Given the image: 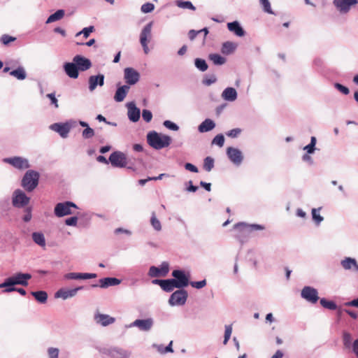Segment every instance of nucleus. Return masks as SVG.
<instances>
[{
	"instance_id": "obj_1",
	"label": "nucleus",
	"mask_w": 358,
	"mask_h": 358,
	"mask_svg": "<svg viewBox=\"0 0 358 358\" xmlns=\"http://www.w3.org/2000/svg\"><path fill=\"white\" fill-rule=\"evenodd\" d=\"M31 278L29 273H17L6 279L0 284V288H5L4 292H14L15 285L27 286L28 280Z\"/></svg>"
},
{
	"instance_id": "obj_2",
	"label": "nucleus",
	"mask_w": 358,
	"mask_h": 358,
	"mask_svg": "<svg viewBox=\"0 0 358 358\" xmlns=\"http://www.w3.org/2000/svg\"><path fill=\"white\" fill-rule=\"evenodd\" d=\"M147 141L150 146L155 150H161L168 147L171 143V138L152 131L147 134Z\"/></svg>"
},
{
	"instance_id": "obj_3",
	"label": "nucleus",
	"mask_w": 358,
	"mask_h": 358,
	"mask_svg": "<svg viewBox=\"0 0 358 358\" xmlns=\"http://www.w3.org/2000/svg\"><path fill=\"white\" fill-rule=\"evenodd\" d=\"M40 175L34 170L27 171L22 180V187L27 192H32L38 184Z\"/></svg>"
},
{
	"instance_id": "obj_4",
	"label": "nucleus",
	"mask_w": 358,
	"mask_h": 358,
	"mask_svg": "<svg viewBox=\"0 0 358 358\" xmlns=\"http://www.w3.org/2000/svg\"><path fill=\"white\" fill-rule=\"evenodd\" d=\"M152 25L153 22H150L149 23L145 24L142 29L139 36L140 43L143 48L144 53L146 55L150 52L148 43L152 39Z\"/></svg>"
},
{
	"instance_id": "obj_5",
	"label": "nucleus",
	"mask_w": 358,
	"mask_h": 358,
	"mask_svg": "<svg viewBox=\"0 0 358 358\" xmlns=\"http://www.w3.org/2000/svg\"><path fill=\"white\" fill-rule=\"evenodd\" d=\"M78 208V206L71 201L61 202L56 204L54 210L55 215L58 217L71 215L73 213L71 208Z\"/></svg>"
},
{
	"instance_id": "obj_6",
	"label": "nucleus",
	"mask_w": 358,
	"mask_h": 358,
	"mask_svg": "<svg viewBox=\"0 0 358 358\" xmlns=\"http://www.w3.org/2000/svg\"><path fill=\"white\" fill-rule=\"evenodd\" d=\"M30 198L21 189H15L12 195V204L15 208H20L29 204Z\"/></svg>"
},
{
	"instance_id": "obj_7",
	"label": "nucleus",
	"mask_w": 358,
	"mask_h": 358,
	"mask_svg": "<svg viewBox=\"0 0 358 358\" xmlns=\"http://www.w3.org/2000/svg\"><path fill=\"white\" fill-rule=\"evenodd\" d=\"M187 292L183 289H180L174 292L169 299L171 306H182L185 303L187 299Z\"/></svg>"
},
{
	"instance_id": "obj_8",
	"label": "nucleus",
	"mask_w": 358,
	"mask_h": 358,
	"mask_svg": "<svg viewBox=\"0 0 358 358\" xmlns=\"http://www.w3.org/2000/svg\"><path fill=\"white\" fill-rule=\"evenodd\" d=\"M169 271V264L167 262H163L159 267L150 266L148 275L150 278L165 277Z\"/></svg>"
},
{
	"instance_id": "obj_9",
	"label": "nucleus",
	"mask_w": 358,
	"mask_h": 358,
	"mask_svg": "<svg viewBox=\"0 0 358 358\" xmlns=\"http://www.w3.org/2000/svg\"><path fill=\"white\" fill-rule=\"evenodd\" d=\"M3 161L20 170H24L30 166L28 159L22 157L4 158Z\"/></svg>"
},
{
	"instance_id": "obj_10",
	"label": "nucleus",
	"mask_w": 358,
	"mask_h": 358,
	"mask_svg": "<svg viewBox=\"0 0 358 358\" xmlns=\"http://www.w3.org/2000/svg\"><path fill=\"white\" fill-rule=\"evenodd\" d=\"M301 296L310 303H316L319 299L317 290L310 286H305L301 291Z\"/></svg>"
},
{
	"instance_id": "obj_11",
	"label": "nucleus",
	"mask_w": 358,
	"mask_h": 358,
	"mask_svg": "<svg viewBox=\"0 0 358 358\" xmlns=\"http://www.w3.org/2000/svg\"><path fill=\"white\" fill-rule=\"evenodd\" d=\"M109 162L115 167L123 168L127 165L126 155L120 151L113 152L109 157Z\"/></svg>"
},
{
	"instance_id": "obj_12",
	"label": "nucleus",
	"mask_w": 358,
	"mask_h": 358,
	"mask_svg": "<svg viewBox=\"0 0 358 358\" xmlns=\"http://www.w3.org/2000/svg\"><path fill=\"white\" fill-rule=\"evenodd\" d=\"M154 325V320L152 317L146 319H137L131 322L128 327H137L140 331H149Z\"/></svg>"
},
{
	"instance_id": "obj_13",
	"label": "nucleus",
	"mask_w": 358,
	"mask_h": 358,
	"mask_svg": "<svg viewBox=\"0 0 358 358\" xmlns=\"http://www.w3.org/2000/svg\"><path fill=\"white\" fill-rule=\"evenodd\" d=\"M172 276L174 278L173 280L176 285H177V288L181 289L188 285L189 278L185 275L184 271L178 269L174 270L172 272Z\"/></svg>"
},
{
	"instance_id": "obj_14",
	"label": "nucleus",
	"mask_w": 358,
	"mask_h": 358,
	"mask_svg": "<svg viewBox=\"0 0 358 358\" xmlns=\"http://www.w3.org/2000/svg\"><path fill=\"white\" fill-rule=\"evenodd\" d=\"M234 229L238 230L243 235H248L253 231L264 229V227L257 224H248L245 222H239L234 225Z\"/></svg>"
},
{
	"instance_id": "obj_15",
	"label": "nucleus",
	"mask_w": 358,
	"mask_h": 358,
	"mask_svg": "<svg viewBox=\"0 0 358 358\" xmlns=\"http://www.w3.org/2000/svg\"><path fill=\"white\" fill-rule=\"evenodd\" d=\"M124 79L127 85H134L138 82L140 73L131 67L125 68L124 69Z\"/></svg>"
},
{
	"instance_id": "obj_16",
	"label": "nucleus",
	"mask_w": 358,
	"mask_h": 358,
	"mask_svg": "<svg viewBox=\"0 0 358 358\" xmlns=\"http://www.w3.org/2000/svg\"><path fill=\"white\" fill-rule=\"evenodd\" d=\"M334 5L341 14L348 13L352 6L358 3L357 0H334Z\"/></svg>"
},
{
	"instance_id": "obj_17",
	"label": "nucleus",
	"mask_w": 358,
	"mask_h": 358,
	"mask_svg": "<svg viewBox=\"0 0 358 358\" xmlns=\"http://www.w3.org/2000/svg\"><path fill=\"white\" fill-rule=\"evenodd\" d=\"M227 155L229 160L236 166H239L243 160L242 152L238 148L233 147L227 148Z\"/></svg>"
},
{
	"instance_id": "obj_18",
	"label": "nucleus",
	"mask_w": 358,
	"mask_h": 358,
	"mask_svg": "<svg viewBox=\"0 0 358 358\" xmlns=\"http://www.w3.org/2000/svg\"><path fill=\"white\" fill-rule=\"evenodd\" d=\"M94 320L97 324H99L102 327H107L115 323L116 320L115 317L108 314H103L97 312L94 315Z\"/></svg>"
},
{
	"instance_id": "obj_19",
	"label": "nucleus",
	"mask_w": 358,
	"mask_h": 358,
	"mask_svg": "<svg viewBox=\"0 0 358 358\" xmlns=\"http://www.w3.org/2000/svg\"><path fill=\"white\" fill-rule=\"evenodd\" d=\"M127 108V116L131 122H136L141 117V110L136 107L134 102H129L126 105Z\"/></svg>"
},
{
	"instance_id": "obj_20",
	"label": "nucleus",
	"mask_w": 358,
	"mask_h": 358,
	"mask_svg": "<svg viewBox=\"0 0 358 358\" xmlns=\"http://www.w3.org/2000/svg\"><path fill=\"white\" fill-rule=\"evenodd\" d=\"M83 289V287H78L74 289H64L62 288L59 289L55 294V298H61L63 300H66L68 299L74 297L78 292Z\"/></svg>"
},
{
	"instance_id": "obj_21",
	"label": "nucleus",
	"mask_w": 358,
	"mask_h": 358,
	"mask_svg": "<svg viewBox=\"0 0 358 358\" xmlns=\"http://www.w3.org/2000/svg\"><path fill=\"white\" fill-rule=\"evenodd\" d=\"M341 265L345 271L358 273V263L355 258L345 257L341 261Z\"/></svg>"
},
{
	"instance_id": "obj_22",
	"label": "nucleus",
	"mask_w": 358,
	"mask_h": 358,
	"mask_svg": "<svg viewBox=\"0 0 358 358\" xmlns=\"http://www.w3.org/2000/svg\"><path fill=\"white\" fill-rule=\"evenodd\" d=\"M73 61L76 64L78 71H85L92 66L91 61L82 55H76Z\"/></svg>"
},
{
	"instance_id": "obj_23",
	"label": "nucleus",
	"mask_w": 358,
	"mask_h": 358,
	"mask_svg": "<svg viewBox=\"0 0 358 358\" xmlns=\"http://www.w3.org/2000/svg\"><path fill=\"white\" fill-rule=\"evenodd\" d=\"M64 70L66 75L71 78H77L78 77L79 73L78 69L73 62H66L64 64Z\"/></svg>"
},
{
	"instance_id": "obj_24",
	"label": "nucleus",
	"mask_w": 358,
	"mask_h": 358,
	"mask_svg": "<svg viewBox=\"0 0 358 358\" xmlns=\"http://www.w3.org/2000/svg\"><path fill=\"white\" fill-rule=\"evenodd\" d=\"M50 129L58 133L61 137L66 138L69 133L66 123H54L50 126Z\"/></svg>"
},
{
	"instance_id": "obj_25",
	"label": "nucleus",
	"mask_w": 358,
	"mask_h": 358,
	"mask_svg": "<svg viewBox=\"0 0 358 358\" xmlns=\"http://www.w3.org/2000/svg\"><path fill=\"white\" fill-rule=\"evenodd\" d=\"M104 84V76L99 74L98 76H91L89 78V89L94 91L97 85L103 86Z\"/></svg>"
},
{
	"instance_id": "obj_26",
	"label": "nucleus",
	"mask_w": 358,
	"mask_h": 358,
	"mask_svg": "<svg viewBox=\"0 0 358 358\" xmlns=\"http://www.w3.org/2000/svg\"><path fill=\"white\" fill-rule=\"evenodd\" d=\"M228 29L239 37L245 36V32L238 21L227 23Z\"/></svg>"
},
{
	"instance_id": "obj_27",
	"label": "nucleus",
	"mask_w": 358,
	"mask_h": 358,
	"mask_svg": "<svg viewBox=\"0 0 358 358\" xmlns=\"http://www.w3.org/2000/svg\"><path fill=\"white\" fill-rule=\"evenodd\" d=\"M129 89L130 87L127 85H124L117 87L114 96L115 101L117 102H122L124 101L129 91Z\"/></svg>"
},
{
	"instance_id": "obj_28",
	"label": "nucleus",
	"mask_w": 358,
	"mask_h": 358,
	"mask_svg": "<svg viewBox=\"0 0 358 358\" xmlns=\"http://www.w3.org/2000/svg\"><path fill=\"white\" fill-rule=\"evenodd\" d=\"M238 96L236 90L233 87H227L222 93V98L227 101H234Z\"/></svg>"
},
{
	"instance_id": "obj_29",
	"label": "nucleus",
	"mask_w": 358,
	"mask_h": 358,
	"mask_svg": "<svg viewBox=\"0 0 358 358\" xmlns=\"http://www.w3.org/2000/svg\"><path fill=\"white\" fill-rule=\"evenodd\" d=\"M121 280L116 278H104L99 280V287L101 288H107L110 286L120 285Z\"/></svg>"
},
{
	"instance_id": "obj_30",
	"label": "nucleus",
	"mask_w": 358,
	"mask_h": 358,
	"mask_svg": "<svg viewBox=\"0 0 358 358\" xmlns=\"http://www.w3.org/2000/svg\"><path fill=\"white\" fill-rule=\"evenodd\" d=\"M215 127V123L211 119H206L198 127L200 133H205L213 130Z\"/></svg>"
},
{
	"instance_id": "obj_31",
	"label": "nucleus",
	"mask_w": 358,
	"mask_h": 358,
	"mask_svg": "<svg viewBox=\"0 0 358 358\" xmlns=\"http://www.w3.org/2000/svg\"><path fill=\"white\" fill-rule=\"evenodd\" d=\"M78 124L81 127H85V129L82 132V136L84 139H89L94 136V130L90 127L89 124L86 122L80 120Z\"/></svg>"
},
{
	"instance_id": "obj_32",
	"label": "nucleus",
	"mask_w": 358,
	"mask_h": 358,
	"mask_svg": "<svg viewBox=\"0 0 358 358\" xmlns=\"http://www.w3.org/2000/svg\"><path fill=\"white\" fill-rule=\"evenodd\" d=\"M10 75L20 80H24L27 78V73L22 66H19L16 69L11 71Z\"/></svg>"
},
{
	"instance_id": "obj_33",
	"label": "nucleus",
	"mask_w": 358,
	"mask_h": 358,
	"mask_svg": "<svg viewBox=\"0 0 358 358\" xmlns=\"http://www.w3.org/2000/svg\"><path fill=\"white\" fill-rule=\"evenodd\" d=\"M32 239L34 242L41 247L45 246V239L43 234L41 232H34L32 234Z\"/></svg>"
},
{
	"instance_id": "obj_34",
	"label": "nucleus",
	"mask_w": 358,
	"mask_h": 358,
	"mask_svg": "<svg viewBox=\"0 0 358 358\" xmlns=\"http://www.w3.org/2000/svg\"><path fill=\"white\" fill-rule=\"evenodd\" d=\"M64 14H65V12L64 10H62V9L57 10L55 13L50 15L48 17V19L46 20V23L49 24V23H52V22L58 21V20H61L64 16Z\"/></svg>"
},
{
	"instance_id": "obj_35",
	"label": "nucleus",
	"mask_w": 358,
	"mask_h": 358,
	"mask_svg": "<svg viewBox=\"0 0 358 358\" xmlns=\"http://www.w3.org/2000/svg\"><path fill=\"white\" fill-rule=\"evenodd\" d=\"M237 45L230 41H227L222 44V52L225 55H229L232 53L236 48Z\"/></svg>"
},
{
	"instance_id": "obj_36",
	"label": "nucleus",
	"mask_w": 358,
	"mask_h": 358,
	"mask_svg": "<svg viewBox=\"0 0 358 358\" xmlns=\"http://www.w3.org/2000/svg\"><path fill=\"white\" fill-rule=\"evenodd\" d=\"M31 295L41 303H45L47 301L48 294L45 291L32 292Z\"/></svg>"
},
{
	"instance_id": "obj_37",
	"label": "nucleus",
	"mask_w": 358,
	"mask_h": 358,
	"mask_svg": "<svg viewBox=\"0 0 358 358\" xmlns=\"http://www.w3.org/2000/svg\"><path fill=\"white\" fill-rule=\"evenodd\" d=\"M174 288H177V285H176L173 279L164 280L163 284L162 285V289L164 291L171 292Z\"/></svg>"
},
{
	"instance_id": "obj_38",
	"label": "nucleus",
	"mask_w": 358,
	"mask_h": 358,
	"mask_svg": "<svg viewBox=\"0 0 358 358\" xmlns=\"http://www.w3.org/2000/svg\"><path fill=\"white\" fill-rule=\"evenodd\" d=\"M352 334L347 331H344L343 332V343L345 348L349 349L352 345Z\"/></svg>"
},
{
	"instance_id": "obj_39",
	"label": "nucleus",
	"mask_w": 358,
	"mask_h": 358,
	"mask_svg": "<svg viewBox=\"0 0 358 358\" xmlns=\"http://www.w3.org/2000/svg\"><path fill=\"white\" fill-rule=\"evenodd\" d=\"M208 58L215 65H222L226 62V59L218 54H210Z\"/></svg>"
},
{
	"instance_id": "obj_40",
	"label": "nucleus",
	"mask_w": 358,
	"mask_h": 358,
	"mask_svg": "<svg viewBox=\"0 0 358 358\" xmlns=\"http://www.w3.org/2000/svg\"><path fill=\"white\" fill-rule=\"evenodd\" d=\"M320 210L321 208H313L311 212L313 220L317 225H320V224L324 220V217L319 213Z\"/></svg>"
},
{
	"instance_id": "obj_41",
	"label": "nucleus",
	"mask_w": 358,
	"mask_h": 358,
	"mask_svg": "<svg viewBox=\"0 0 358 358\" xmlns=\"http://www.w3.org/2000/svg\"><path fill=\"white\" fill-rule=\"evenodd\" d=\"M320 303L321 306L329 310H336L337 308V305L333 301H328L324 298L320 299Z\"/></svg>"
},
{
	"instance_id": "obj_42",
	"label": "nucleus",
	"mask_w": 358,
	"mask_h": 358,
	"mask_svg": "<svg viewBox=\"0 0 358 358\" xmlns=\"http://www.w3.org/2000/svg\"><path fill=\"white\" fill-rule=\"evenodd\" d=\"M176 5L180 8L189 9L192 10H196L195 6L189 1L178 0L176 1Z\"/></svg>"
},
{
	"instance_id": "obj_43",
	"label": "nucleus",
	"mask_w": 358,
	"mask_h": 358,
	"mask_svg": "<svg viewBox=\"0 0 358 358\" xmlns=\"http://www.w3.org/2000/svg\"><path fill=\"white\" fill-rule=\"evenodd\" d=\"M150 224L155 230L159 231L162 230V224L160 221L157 218L155 213H152V216L150 218Z\"/></svg>"
},
{
	"instance_id": "obj_44",
	"label": "nucleus",
	"mask_w": 358,
	"mask_h": 358,
	"mask_svg": "<svg viewBox=\"0 0 358 358\" xmlns=\"http://www.w3.org/2000/svg\"><path fill=\"white\" fill-rule=\"evenodd\" d=\"M194 64L195 66L201 71L203 72L208 69V64L203 59L196 58L194 60Z\"/></svg>"
},
{
	"instance_id": "obj_45",
	"label": "nucleus",
	"mask_w": 358,
	"mask_h": 358,
	"mask_svg": "<svg viewBox=\"0 0 358 358\" xmlns=\"http://www.w3.org/2000/svg\"><path fill=\"white\" fill-rule=\"evenodd\" d=\"M214 167V159L210 157H207L203 161V169L210 172Z\"/></svg>"
},
{
	"instance_id": "obj_46",
	"label": "nucleus",
	"mask_w": 358,
	"mask_h": 358,
	"mask_svg": "<svg viewBox=\"0 0 358 358\" xmlns=\"http://www.w3.org/2000/svg\"><path fill=\"white\" fill-rule=\"evenodd\" d=\"M94 30V27L93 26H90L87 27H85L80 31L78 32L76 34V37H78L80 35H83L84 38H87L90 34L93 32Z\"/></svg>"
},
{
	"instance_id": "obj_47",
	"label": "nucleus",
	"mask_w": 358,
	"mask_h": 358,
	"mask_svg": "<svg viewBox=\"0 0 358 358\" xmlns=\"http://www.w3.org/2000/svg\"><path fill=\"white\" fill-rule=\"evenodd\" d=\"M224 328H225V331H224V337L223 344L226 345L228 343V341L231 337V335L232 333V327H231V325H225Z\"/></svg>"
},
{
	"instance_id": "obj_48",
	"label": "nucleus",
	"mask_w": 358,
	"mask_h": 358,
	"mask_svg": "<svg viewBox=\"0 0 358 358\" xmlns=\"http://www.w3.org/2000/svg\"><path fill=\"white\" fill-rule=\"evenodd\" d=\"M113 352L120 356V358H129L131 352L121 348H114Z\"/></svg>"
},
{
	"instance_id": "obj_49",
	"label": "nucleus",
	"mask_w": 358,
	"mask_h": 358,
	"mask_svg": "<svg viewBox=\"0 0 358 358\" xmlns=\"http://www.w3.org/2000/svg\"><path fill=\"white\" fill-rule=\"evenodd\" d=\"M213 144L217 145L219 147H222L224 143V137L222 134H217L215 136L212 141Z\"/></svg>"
},
{
	"instance_id": "obj_50",
	"label": "nucleus",
	"mask_w": 358,
	"mask_h": 358,
	"mask_svg": "<svg viewBox=\"0 0 358 358\" xmlns=\"http://www.w3.org/2000/svg\"><path fill=\"white\" fill-rule=\"evenodd\" d=\"M259 2L262 6L264 12L268 13L269 14L273 13L271 7V3L268 0H259Z\"/></svg>"
},
{
	"instance_id": "obj_51",
	"label": "nucleus",
	"mask_w": 358,
	"mask_h": 358,
	"mask_svg": "<svg viewBox=\"0 0 358 358\" xmlns=\"http://www.w3.org/2000/svg\"><path fill=\"white\" fill-rule=\"evenodd\" d=\"M155 9V5L152 3H145L141 6V10L143 13H151Z\"/></svg>"
},
{
	"instance_id": "obj_52",
	"label": "nucleus",
	"mask_w": 358,
	"mask_h": 358,
	"mask_svg": "<svg viewBox=\"0 0 358 358\" xmlns=\"http://www.w3.org/2000/svg\"><path fill=\"white\" fill-rule=\"evenodd\" d=\"M15 40H16V38L15 37L7 35V34L2 35L0 38V41L3 45H8L10 42L15 41Z\"/></svg>"
},
{
	"instance_id": "obj_53",
	"label": "nucleus",
	"mask_w": 358,
	"mask_h": 358,
	"mask_svg": "<svg viewBox=\"0 0 358 358\" xmlns=\"http://www.w3.org/2000/svg\"><path fill=\"white\" fill-rule=\"evenodd\" d=\"M64 278L66 280H81V273H68Z\"/></svg>"
},
{
	"instance_id": "obj_54",
	"label": "nucleus",
	"mask_w": 358,
	"mask_h": 358,
	"mask_svg": "<svg viewBox=\"0 0 358 358\" xmlns=\"http://www.w3.org/2000/svg\"><path fill=\"white\" fill-rule=\"evenodd\" d=\"M163 124L165 127L172 131H178L179 129V127L170 120H165Z\"/></svg>"
},
{
	"instance_id": "obj_55",
	"label": "nucleus",
	"mask_w": 358,
	"mask_h": 358,
	"mask_svg": "<svg viewBox=\"0 0 358 358\" xmlns=\"http://www.w3.org/2000/svg\"><path fill=\"white\" fill-rule=\"evenodd\" d=\"M142 117L145 122H150L152 119V113L149 110L143 109L142 111Z\"/></svg>"
},
{
	"instance_id": "obj_56",
	"label": "nucleus",
	"mask_w": 358,
	"mask_h": 358,
	"mask_svg": "<svg viewBox=\"0 0 358 358\" xmlns=\"http://www.w3.org/2000/svg\"><path fill=\"white\" fill-rule=\"evenodd\" d=\"M59 350L57 348H49L48 349V354L49 358H58Z\"/></svg>"
},
{
	"instance_id": "obj_57",
	"label": "nucleus",
	"mask_w": 358,
	"mask_h": 358,
	"mask_svg": "<svg viewBox=\"0 0 358 358\" xmlns=\"http://www.w3.org/2000/svg\"><path fill=\"white\" fill-rule=\"evenodd\" d=\"M334 87L345 95H347L350 93L349 89L347 87H345L340 83H335Z\"/></svg>"
},
{
	"instance_id": "obj_58",
	"label": "nucleus",
	"mask_w": 358,
	"mask_h": 358,
	"mask_svg": "<svg viewBox=\"0 0 358 358\" xmlns=\"http://www.w3.org/2000/svg\"><path fill=\"white\" fill-rule=\"evenodd\" d=\"M46 97H48V99H50V104L51 105H53L56 108H57L59 107V105H58V100L56 98L55 96V93H50V94H48L46 95Z\"/></svg>"
},
{
	"instance_id": "obj_59",
	"label": "nucleus",
	"mask_w": 358,
	"mask_h": 358,
	"mask_svg": "<svg viewBox=\"0 0 358 358\" xmlns=\"http://www.w3.org/2000/svg\"><path fill=\"white\" fill-rule=\"evenodd\" d=\"M241 133V129L239 128L233 129L226 133V135L230 138H236Z\"/></svg>"
},
{
	"instance_id": "obj_60",
	"label": "nucleus",
	"mask_w": 358,
	"mask_h": 358,
	"mask_svg": "<svg viewBox=\"0 0 358 358\" xmlns=\"http://www.w3.org/2000/svg\"><path fill=\"white\" fill-rule=\"evenodd\" d=\"M190 285H191L192 287H194L196 289H201V288L204 287L206 285V280H201V281L191 282Z\"/></svg>"
},
{
	"instance_id": "obj_61",
	"label": "nucleus",
	"mask_w": 358,
	"mask_h": 358,
	"mask_svg": "<svg viewBox=\"0 0 358 358\" xmlns=\"http://www.w3.org/2000/svg\"><path fill=\"white\" fill-rule=\"evenodd\" d=\"M25 215L23 216L22 220L25 222H28L31 220L32 215H31V208L30 207H28L24 210Z\"/></svg>"
},
{
	"instance_id": "obj_62",
	"label": "nucleus",
	"mask_w": 358,
	"mask_h": 358,
	"mask_svg": "<svg viewBox=\"0 0 358 358\" xmlns=\"http://www.w3.org/2000/svg\"><path fill=\"white\" fill-rule=\"evenodd\" d=\"M78 217L76 216L71 217L65 220V224L68 226H76Z\"/></svg>"
},
{
	"instance_id": "obj_63",
	"label": "nucleus",
	"mask_w": 358,
	"mask_h": 358,
	"mask_svg": "<svg viewBox=\"0 0 358 358\" xmlns=\"http://www.w3.org/2000/svg\"><path fill=\"white\" fill-rule=\"evenodd\" d=\"M216 78L215 76H211L209 78H206L203 80V83L207 86H209L216 82Z\"/></svg>"
},
{
	"instance_id": "obj_64",
	"label": "nucleus",
	"mask_w": 358,
	"mask_h": 358,
	"mask_svg": "<svg viewBox=\"0 0 358 358\" xmlns=\"http://www.w3.org/2000/svg\"><path fill=\"white\" fill-rule=\"evenodd\" d=\"M350 348H352L353 353L355 355L357 358H358V338L353 341L352 345Z\"/></svg>"
}]
</instances>
